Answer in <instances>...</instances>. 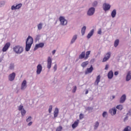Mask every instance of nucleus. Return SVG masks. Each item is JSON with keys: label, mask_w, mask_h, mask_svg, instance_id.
I'll use <instances>...</instances> for the list:
<instances>
[{"label": "nucleus", "mask_w": 131, "mask_h": 131, "mask_svg": "<svg viewBox=\"0 0 131 131\" xmlns=\"http://www.w3.org/2000/svg\"><path fill=\"white\" fill-rule=\"evenodd\" d=\"M118 71H116V72H115V73H114V75H115V76H117V75L118 74Z\"/></svg>", "instance_id": "nucleus-48"}, {"label": "nucleus", "mask_w": 131, "mask_h": 131, "mask_svg": "<svg viewBox=\"0 0 131 131\" xmlns=\"http://www.w3.org/2000/svg\"><path fill=\"white\" fill-rule=\"evenodd\" d=\"M113 71H110L107 74V77L108 79H112L113 78Z\"/></svg>", "instance_id": "nucleus-17"}, {"label": "nucleus", "mask_w": 131, "mask_h": 131, "mask_svg": "<svg viewBox=\"0 0 131 131\" xmlns=\"http://www.w3.org/2000/svg\"><path fill=\"white\" fill-rule=\"evenodd\" d=\"M106 115H107V112H104L102 114L103 117H105Z\"/></svg>", "instance_id": "nucleus-42"}, {"label": "nucleus", "mask_w": 131, "mask_h": 131, "mask_svg": "<svg viewBox=\"0 0 131 131\" xmlns=\"http://www.w3.org/2000/svg\"><path fill=\"white\" fill-rule=\"evenodd\" d=\"M27 86V81L26 80H24L21 85V90H25Z\"/></svg>", "instance_id": "nucleus-13"}, {"label": "nucleus", "mask_w": 131, "mask_h": 131, "mask_svg": "<svg viewBox=\"0 0 131 131\" xmlns=\"http://www.w3.org/2000/svg\"><path fill=\"white\" fill-rule=\"evenodd\" d=\"M87 14L88 16H93V14H95V8H90L88 10Z\"/></svg>", "instance_id": "nucleus-6"}, {"label": "nucleus", "mask_w": 131, "mask_h": 131, "mask_svg": "<svg viewBox=\"0 0 131 131\" xmlns=\"http://www.w3.org/2000/svg\"><path fill=\"white\" fill-rule=\"evenodd\" d=\"M108 68H109V65H108V64L105 65V70H108Z\"/></svg>", "instance_id": "nucleus-45"}, {"label": "nucleus", "mask_w": 131, "mask_h": 131, "mask_svg": "<svg viewBox=\"0 0 131 131\" xmlns=\"http://www.w3.org/2000/svg\"><path fill=\"white\" fill-rule=\"evenodd\" d=\"M10 47H11V43L10 42L6 43L2 49L3 52H7Z\"/></svg>", "instance_id": "nucleus-5"}, {"label": "nucleus", "mask_w": 131, "mask_h": 131, "mask_svg": "<svg viewBox=\"0 0 131 131\" xmlns=\"http://www.w3.org/2000/svg\"><path fill=\"white\" fill-rule=\"evenodd\" d=\"M83 118V114H80L79 115V119H82Z\"/></svg>", "instance_id": "nucleus-41"}, {"label": "nucleus", "mask_w": 131, "mask_h": 131, "mask_svg": "<svg viewBox=\"0 0 131 131\" xmlns=\"http://www.w3.org/2000/svg\"><path fill=\"white\" fill-rule=\"evenodd\" d=\"M45 47V43L41 42L35 45V48L34 49V51H36L37 49L39 48H43Z\"/></svg>", "instance_id": "nucleus-12"}, {"label": "nucleus", "mask_w": 131, "mask_h": 131, "mask_svg": "<svg viewBox=\"0 0 131 131\" xmlns=\"http://www.w3.org/2000/svg\"><path fill=\"white\" fill-rule=\"evenodd\" d=\"M76 39H77V35H75L73 36L71 40V43H73Z\"/></svg>", "instance_id": "nucleus-25"}, {"label": "nucleus", "mask_w": 131, "mask_h": 131, "mask_svg": "<svg viewBox=\"0 0 131 131\" xmlns=\"http://www.w3.org/2000/svg\"><path fill=\"white\" fill-rule=\"evenodd\" d=\"M52 109H53V106L50 105V106H49V112L50 113H51V112H52Z\"/></svg>", "instance_id": "nucleus-38"}, {"label": "nucleus", "mask_w": 131, "mask_h": 131, "mask_svg": "<svg viewBox=\"0 0 131 131\" xmlns=\"http://www.w3.org/2000/svg\"><path fill=\"white\" fill-rule=\"evenodd\" d=\"M52 67V58L50 57H48L47 60V68L48 69H51Z\"/></svg>", "instance_id": "nucleus-7"}, {"label": "nucleus", "mask_w": 131, "mask_h": 131, "mask_svg": "<svg viewBox=\"0 0 131 131\" xmlns=\"http://www.w3.org/2000/svg\"><path fill=\"white\" fill-rule=\"evenodd\" d=\"M55 53H56V50H53V51H52V54H53V55H54Z\"/></svg>", "instance_id": "nucleus-50"}, {"label": "nucleus", "mask_w": 131, "mask_h": 131, "mask_svg": "<svg viewBox=\"0 0 131 131\" xmlns=\"http://www.w3.org/2000/svg\"><path fill=\"white\" fill-rule=\"evenodd\" d=\"M111 8V6L109 4H107L106 3H104L103 5V8L104 11H108V10H110V8Z\"/></svg>", "instance_id": "nucleus-11"}, {"label": "nucleus", "mask_w": 131, "mask_h": 131, "mask_svg": "<svg viewBox=\"0 0 131 131\" xmlns=\"http://www.w3.org/2000/svg\"><path fill=\"white\" fill-rule=\"evenodd\" d=\"M62 129H63V127H62V126H59L56 128V131H62Z\"/></svg>", "instance_id": "nucleus-33"}, {"label": "nucleus", "mask_w": 131, "mask_h": 131, "mask_svg": "<svg viewBox=\"0 0 131 131\" xmlns=\"http://www.w3.org/2000/svg\"><path fill=\"white\" fill-rule=\"evenodd\" d=\"M118 45H119V40L116 39V40L115 41V42H114V47H115V48H117V46H118Z\"/></svg>", "instance_id": "nucleus-29"}, {"label": "nucleus", "mask_w": 131, "mask_h": 131, "mask_svg": "<svg viewBox=\"0 0 131 131\" xmlns=\"http://www.w3.org/2000/svg\"><path fill=\"white\" fill-rule=\"evenodd\" d=\"M101 33H102V31H101V30H99L98 31V34H101Z\"/></svg>", "instance_id": "nucleus-47"}, {"label": "nucleus", "mask_w": 131, "mask_h": 131, "mask_svg": "<svg viewBox=\"0 0 131 131\" xmlns=\"http://www.w3.org/2000/svg\"><path fill=\"white\" fill-rule=\"evenodd\" d=\"M59 21L61 25H67V20L65 19V18L63 16L59 17Z\"/></svg>", "instance_id": "nucleus-4"}, {"label": "nucleus", "mask_w": 131, "mask_h": 131, "mask_svg": "<svg viewBox=\"0 0 131 131\" xmlns=\"http://www.w3.org/2000/svg\"><path fill=\"white\" fill-rule=\"evenodd\" d=\"M85 29H86V27L85 26H84L81 29V33L82 35H84V33H85Z\"/></svg>", "instance_id": "nucleus-28"}, {"label": "nucleus", "mask_w": 131, "mask_h": 131, "mask_svg": "<svg viewBox=\"0 0 131 131\" xmlns=\"http://www.w3.org/2000/svg\"><path fill=\"white\" fill-rule=\"evenodd\" d=\"M117 110L116 108H112L110 110V113L112 115H115L116 114Z\"/></svg>", "instance_id": "nucleus-19"}, {"label": "nucleus", "mask_w": 131, "mask_h": 131, "mask_svg": "<svg viewBox=\"0 0 131 131\" xmlns=\"http://www.w3.org/2000/svg\"><path fill=\"white\" fill-rule=\"evenodd\" d=\"M5 5V2H3L0 3V7H2V6H4Z\"/></svg>", "instance_id": "nucleus-46"}, {"label": "nucleus", "mask_w": 131, "mask_h": 131, "mask_svg": "<svg viewBox=\"0 0 131 131\" xmlns=\"http://www.w3.org/2000/svg\"><path fill=\"white\" fill-rule=\"evenodd\" d=\"M76 90H77V87H76V86H74L72 92L75 93L76 92Z\"/></svg>", "instance_id": "nucleus-37"}, {"label": "nucleus", "mask_w": 131, "mask_h": 131, "mask_svg": "<svg viewBox=\"0 0 131 131\" xmlns=\"http://www.w3.org/2000/svg\"><path fill=\"white\" fill-rule=\"evenodd\" d=\"M85 94V95H88V94H89V91L86 90Z\"/></svg>", "instance_id": "nucleus-52"}, {"label": "nucleus", "mask_w": 131, "mask_h": 131, "mask_svg": "<svg viewBox=\"0 0 131 131\" xmlns=\"http://www.w3.org/2000/svg\"><path fill=\"white\" fill-rule=\"evenodd\" d=\"M21 115H23V116H24V115H25V114H26V111H25V110H24V109L21 110Z\"/></svg>", "instance_id": "nucleus-32"}, {"label": "nucleus", "mask_w": 131, "mask_h": 131, "mask_svg": "<svg viewBox=\"0 0 131 131\" xmlns=\"http://www.w3.org/2000/svg\"><path fill=\"white\" fill-rule=\"evenodd\" d=\"M130 79H131L130 72H128L126 77V81H129Z\"/></svg>", "instance_id": "nucleus-22"}, {"label": "nucleus", "mask_w": 131, "mask_h": 131, "mask_svg": "<svg viewBox=\"0 0 131 131\" xmlns=\"http://www.w3.org/2000/svg\"><path fill=\"white\" fill-rule=\"evenodd\" d=\"M111 16L113 18L115 17V16H116V10L114 9L113 10L111 13Z\"/></svg>", "instance_id": "nucleus-27"}, {"label": "nucleus", "mask_w": 131, "mask_h": 131, "mask_svg": "<svg viewBox=\"0 0 131 131\" xmlns=\"http://www.w3.org/2000/svg\"><path fill=\"white\" fill-rule=\"evenodd\" d=\"M93 34H94V29L92 30L87 35V38L89 39L93 36Z\"/></svg>", "instance_id": "nucleus-23"}, {"label": "nucleus", "mask_w": 131, "mask_h": 131, "mask_svg": "<svg viewBox=\"0 0 131 131\" xmlns=\"http://www.w3.org/2000/svg\"><path fill=\"white\" fill-rule=\"evenodd\" d=\"M112 97V100H113V99H115V96L114 95H113Z\"/></svg>", "instance_id": "nucleus-51"}, {"label": "nucleus", "mask_w": 131, "mask_h": 131, "mask_svg": "<svg viewBox=\"0 0 131 131\" xmlns=\"http://www.w3.org/2000/svg\"><path fill=\"white\" fill-rule=\"evenodd\" d=\"M13 51L16 54H21L23 52V48L20 46H16L13 48Z\"/></svg>", "instance_id": "nucleus-2"}, {"label": "nucleus", "mask_w": 131, "mask_h": 131, "mask_svg": "<svg viewBox=\"0 0 131 131\" xmlns=\"http://www.w3.org/2000/svg\"><path fill=\"white\" fill-rule=\"evenodd\" d=\"M125 120H127V117H126L124 119V121H125Z\"/></svg>", "instance_id": "nucleus-53"}, {"label": "nucleus", "mask_w": 131, "mask_h": 131, "mask_svg": "<svg viewBox=\"0 0 131 131\" xmlns=\"http://www.w3.org/2000/svg\"><path fill=\"white\" fill-rule=\"evenodd\" d=\"M53 69L54 70V71H56L57 70V64H55L54 67H53Z\"/></svg>", "instance_id": "nucleus-44"}, {"label": "nucleus", "mask_w": 131, "mask_h": 131, "mask_svg": "<svg viewBox=\"0 0 131 131\" xmlns=\"http://www.w3.org/2000/svg\"><path fill=\"white\" fill-rule=\"evenodd\" d=\"M111 57V52H107L104 57L102 59V62H106L107 61H108L109 60V59H110V57Z\"/></svg>", "instance_id": "nucleus-3"}, {"label": "nucleus", "mask_w": 131, "mask_h": 131, "mask_svg": "<svg viewBox=\"0 0 131 131\" xmlns=\"http://www.w3.org/2000/svg\"><path fill=\"white\" fill-rule=\"evenodd\" d=\"M97 5H98V2H97L96 1H95L93 4V7H96V6H97Z\"/></svg>", "instance_id": "nucleus-39"}, {"label": "nucleus", "mask_w": 131, "mask_h": 131, "mask_svg": "<svg viewBox=\"0 0 131 131\" xmlns=\"http://www.w3.org/2000/svg\"><path fill=\"white\" fill-rule=\"evenodd\" d=\"M125 100H126V96L125 95V94H124L120 98V103H124V102L125 101Z\"/></svg>", "instance_id": "nucleus-16"}, {"label": "nucleus", "mask_w": 131, "mask_h": 131, "mask_svg": "<svg viewBox=\"0 0 131 131\" xmlns=\"http://www.w3.org/2000/svg\"><path fill=\"white\" fill-rule=\"evenodd\" d=\"M38 29V30H41V28H42V24L40 23L37 25Z\"/></svg>", "instance_id": "nucleus-31"}, {"label": "nucleus", "mask_w": 131, "mask_h": 131, "mask_svg": "<svg viewBox=\"0 0 131 131\" xmlns=\"http://www.w3.org/2000/svg\"><path fill=\"white\" fill-rule=\"evenodd\" d=\"M88 64H89V61H84L81 64V67H82V68H85V67L88 66Z\"/></svg>", "instance_id": "nucleus-21"}, {"label": "nucleus", "mask_w": 131, "mask_h": 131, "mask_svg": "<svg viewBox=\"0 0 131 131\" xmlns=\"http://www.w3.org/2000/svg\"><path fill=\"white\" fill-rule=\"evenodd\" d=\"M14 64L11 63L10 65L9 69H10L11 70H13V69H14Z\"/></svg>", "instance_id": "nucleus-35"}, {"label": "nucleus", "mask_w": 131, "mask_h": 131, "mask_svg": "<svg viewBox=\"0 0 131 131\" xmlns=\"http://www.w3.org/2000/svg\"><path fill=\"white\" fill-rule=\"evenodd\" d=\"M83 58H85V52L84 51L82 52L79 56V59H83Z\"/></svg>", "instance_id": "nucleus-24"}, {"label": "nucleus", "mask_w": 131, "mask_h": 131, "mask_svg": "<svg viewBox=\"0 0 131 131\" xmlns=\"http://www.w3.org/2000/svg\"><path fill=\"white\" fill-rule=\"evenodd\" d=\"M128 115H130V111H129V112L128 113V114H127Z\"/></svg>", "instance_id": "nucleus-54"}, {"label": "nucleus", "mask_w": 131, "mask_h": 131, "mask_svg": "<svg viewBox=\"0 0 131 131\" xmlns=\"http://www.w3.org/2000/svg\"><path fill=\"white\" fill-rule=\"evenodd\" d=\"M32 43H33V38L32 37L29 36L27 38L26 42V51L27 52L29 51V50H30V48H31V46H32Z\"/></svg>", "instance_id": "nucleus-1"}, {"label": "nucleus", "mask_w": 131, "mask_h": 131, "mask_svg": "<svg viewBox=\"0 0 131 131\" xmlns=\"http://www.w3.org/2000/svg\"><path fill=\"white\" fill-rule=\"evenodd\" d=\"M31 116H29L28 119H27L26 121L27 122L30 121L31 120Z\"/></svg>", "instance_id": "nucleus-43"}, {"label": "nucleus", "mask_w": 131, "mask_h": 131, "mask_svg": "<svg viewBox=\"0 0 131 131\" xmlns=\"http://www.w3.org/2000/svg\"><path fill=\"white\" fill-rule=\"evenodd\" d=\"M93 70H94V68H93V66H91L90 68H87L86 71H85V74H90V73H92L93 72Z\"/></svg>", "instance_id": "nucleus-10"}, {"label": "nucleus", "mask_w": 131, "mask_h": 131, "mask_svg": "<svg viewBox=\"0 0 131 131\" xmlns=\"http://www.w3.org/2000/svg\"><path fill=\"white\" fill-rule=\"evenodd\" d=\"M58 114H59V108L56 107L54 112V117L55 118L57 117V116H58Z\"/></svg>", "instance_id": "nucleus-20"}, {"label": "nucleus", "mask_w": 131, "mask_h": 131, "mask_svg": "<svg viewBox=\"0 0 131 131\" xmlns=\"http://www.w3.org/2000/svg\"><path fill=\"white\" fill-rule=\"evenodd\" d=\"M22 109H23V105H19V106L18 107V110L19 111H21V110H23Z\"/></svg>", "instance_id": "nucleus-40"}, {"label": "nucleus", "mask_w": 131, "mask_h": 131, "mask_svg": "<svg viewBox=\"0 0 131 131\" xmlns=\"http://www.w3.org/2000/svg\"><path fill=\"white\" fill-rule=\"evenodd\" d=\"M22 7V4H19L18 5H17L16 6L13 5L11 7V10H18L19 9H20V8H21Z\"/></svg>", "instance_id": "nucleus-14"}, {"label": "nucleus", "mask_w": 131, "mask_h": 131, "mask_svg": "<svg viewBox=\"0 0 131 131\" xmlns=\"http://www.w3.org/2000/svg\"><path fill=\"white\" fill-rule=\"evenodd\" d=\"M100 79H101V76L99 75L97 76V77H96V79L95 82V84L98 85L99 82H100Z\"/></svg>", "instance_id": "nucleus-18"}, {"label": "nucleus", "mask_w": 131, "mask_h": 131, "mask_svg": "<svg viewBox=\"0 0 131 131\" xmlns=\"http://www.w3.org/2000/svg\"><path fill=\"white\" fill-rule=\"evenodd\" d=\"M117 109H118V110L121 111L122 109H123V106L122 105H118L116 107Z\"/></svg>", "instance_id": "nucleus-30"}, {"label": "nucleus", "mask_w": 131, "mask_h": 131, "mask_svg": "<svg viewBox=\"0 0 131 131\" xmlns=\"http://www.w3.org/2000/svg\"><path fill=\"white\" fill-rule=\"evenodd\" d=\"M90 55H91V51H87L86 52V55L85 56V60H86L89 58V57H90Z\"/></svg>", "instance_id": "nucleus-26"}, {"label": "nucleus", "mask_w": 131, "mask_h": 131, "mask_svg": "<svg viewBox=\"0 0 131 131\" xmlns=\"http://www.w3.org/2000/svg\"><path fill=\"white\" fill-rule=\"evenodd\" d=\"M99 124V122H96L95 125V126H94L95 129H96L98 127Z\"/></svg>", "instance_id": "nucleus-36"}, {"label": "nucleus", "mask_w": 131, "mask_h": 131, "mask_svg": "<svg viewBox=\"0 0 131 131\" xmlns=\"http://www.w3.org/2000/svg\"><path fill=\"white\" fill-rule=\"evenodd\" d=\"M15 77H16V74L15 73H12L9 75L8 79L10 81H13V80L15 79Z\"/></svg>", "instance_id": "nucleus-8"}, {"label": "nucleus", "mask_w": 131, "mask_h": 131, "mask_svg": "<svg viewBox=\"0 0 131 131\" xmlns=\"http://www.w3.org/2000/svg\"><path fill=\"white\" fill-rule=\"evenodd\" d=\"M79 123V120H77L76 121H75L74 122V123L72 125V128L74 129V128H76V127H77V126H78V124Z\"/></svg>", "instance_id": "nucleus-15"}, {"label": "nucleus", "mask_w": 131, "mask_h": 131, "mask_svg": "<svg viewBox=\"0 0 131 131\" xmlns=\"http://www.w3.org/2000/svg\"><path fill=\"white\" fill-rule=\"evenodd\" d=\"M42 71V66H41V64H39L37 66V71H36L37 74H40Z\"/></svg>", "instance_id": "nucleus-9"}, {"label": "nucleus", "mask_w": 131, "mask_h": 131, "mask_svg": "<svg viewBox=\"0 0 131 131\" xmlns=\"http://www.w3.org/2000/svg\"><path fill=\"white\" fill-rule=\"evenodd\" d=\"M32 125V122H30L28 124V125L29 126H30V125Z\"/></svg>", "instance_id": "nucleus-49"}, {"label": "nucleus", "mask_w": 131, "mask_h": 131, "mask_svg": "<svg viewBox=\"0 0 131 131\" xmlns=\"http://www.w3.org/2000/svg\"><path fill=\"white\" fill-rule=\"evenodd\" d=\"M124 131H130V127H129L128 126L124 128Z\"/></svg>", "instance_id": "nucleus-34"}]
</instances>
